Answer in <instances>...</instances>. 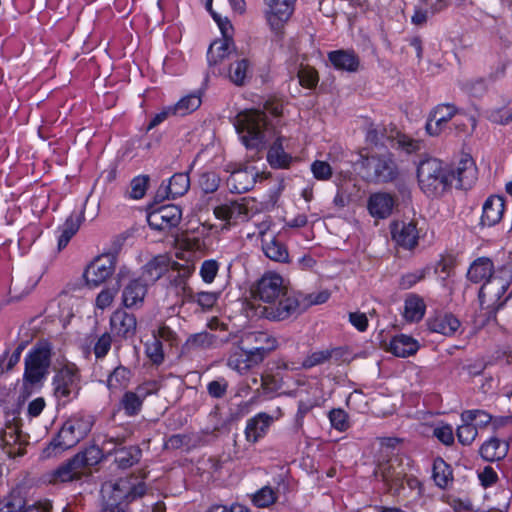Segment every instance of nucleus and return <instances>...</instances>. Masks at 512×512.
I'll return each instance as SVG.
<instances>
[{
	"instance_id": "5701e85b",
	"label": "nucleus",
	"mask_w": 512,
	"mask_h": 512,
	"mask_svg": "<svg viewBox=\"0 0 512 512\" xmlns=\"http://www.w3.org/2000/svg\"><path fill=\"white\" fill-rule=\"evenodd\" d=\"M456 108L450 104L438 105L426 123V131L431 136L441 133L443 126L456 114Z\"/></svg>"
},
{
	"instance_id": "774afa93",
	"label": "nucleus",
	"mask_w": 512,
	"mask_h": 512,
	"mask_svg": "<svg viewBox=\"0 0 512 512\" xmlns=\"http://www.w3.org/2000/svg\"><path fill=\"white\" fill-rule=\"evenodd\" d=\"M486 117L492 123L506 125L512 121V111L504 109H492L487 111Z\"/></svg>"
},
{
	"instance_id": "c85d7f7f",
	"label": "nucleus",
	"mask_w": 512,
	"mask_h": 512,
	"mask_svg": "<svg viewBox=\"0 0 512 512\" xmlns=\"http://www.w3.org/2000/svg\"><path fill=\"white\" fill-rule=\"evenodd\" d=\"M255 176L256 173L247 168L234 170L227 179V186L232 193H245L253 187Z\"/></svg>"
},
{
	"instance_id": "6e6d98bb",
	"label": "nucleus",
	"mask_w": 512,
	"mask_h": 512,
	"mask_svg": "<svg viewBox=\"0 0 512 512\" xmlns=\"http://www.w3.org/2000/svg\"><path fill=\"white\" fill-rule=\"evenodd\" d=\"M458 441L465 446L471 445L475 440L478 430L475 424L471 422H462L457 429Z\"/></svg>"
},
{
	"instance_id": "7ed1b4c3",
	"label": "nucleus",
	"mask_w": 512,
	"mask_h": 512,
	"mask_svg": "<svg viewBox=\"0 0 512 512\" xmlns=\"http://www.w3.org/2000/svg\"><path fill=\"white\" fill-rule=\"evenodd\" d=\"M110 494L101 512H129V504L146 494L143 480L131 475L120 478L108 485Z\"/></svg>"
},
{
	"instance_id": "9b49d317",
	"label": "nucleus",
	"mask_w": 512,
	"mask_h": 512,
	"mask_svg": "<svg viewBox=\"0 0 512 512\" xmlns=\"http://www.w3.org/2000/svg\"><path fill=\"white\" fill-rule=\"evenodd\" d=\"M374 477L380 479L388 491L398 494L403 489V481L406 473L397 458H391L380 462L374 472Z\"/></svg>"
},
{
	"instance_id": "b1692460",
	"label": "nucleus",
	"mask_w": 512,
	"mask_h": 512,
	"mask_svg": "<svg viewBox=\"0 0 512 512\" xmlns=\"http://www.w3.org/2000/svg\"><path fill=\"white\" fill-rule=\"evenodd\" d=\"M460 321L451 313H438L427 320L431 332L452 336L460 328Z\"/></svg>"
},
{
	"instance_id": "c03bdc74",
	"label": "nucleus",
	"mask_w": 512,
	"mask_h": 512,
	"mask_svg": "<svg viewBox=\"0 0 512 512\" xmlns=\"http://www.w3.org/2000/svg\"><path fill=\"white\" fill-rule=\"evenodd\" d=\"M73 458L74 462H76L82 470L83 468L98 464L102 458V450L99 447L92 445L77 453Z\"/></svg>"
},
{
	"instance_id": "f3484780",
	"label": "nucleus",
	"mask_w": 512,
	"mask_h": 512,
	"mask_svg": "<svg viewBox=\"0 0 512 512\" xmlns=\"http://www.w3.org/2000/svg\"><path fill=\"white\" fill-rule=\"evenodd\" d=\"M123 441V438L106 437L102 443V446L103 449H106L108 445H113V448L109 449L108 453H110L112 450H115V463L119 468L127 469L140 461L142 451L138 446H129L116 449V446L122 445Z\"/></svg>"
},
{
	"instance_id": "6ab92c4d",
	"label": "nucleus",
	"mask_w": 512,
	"mask_h": 512,
	"mask_svg": "<svg viewBox=\"0 0 512 512\" xmlns=\"http://www.w3.org/2000/svg\"><path fill=\"white\" fill-rule=\"evenodd\" d=\"M111 332L120 339L133 338L137 329V319L134 314L125 310H116L110 317Z\"/></svg>"
},
{
	"instance_id": "dca6fc26",
	"label": "nucleus",
	"mask_w": 512,
	"mask_h": 512,
	"mask_svg": "<svg viewBox=\"0 0 512 512\" xmlns=\"http://www.w3.org/2000/svg\"><path fill=\"white\" fill-rule=\"evenodd\" d=\"M296 0H265L268 10L265 13L266 20L270 28L278 33L289 20Z\"/></svg>"
},
{
	"instance_id": "cd10ccee",
	"label": "nucleus",
	"mask_w": 512,
	"mask_h": 512,
	"mask_svg": "<svg viewBox=\"0 0 512 512\" xmlns=\"http://www.w3.org/2000/svg\"><path fill=\"white\" fill-rule=\"evenodd\" d=\"M328 59L337 70L356 72L360 65L359 56L353 50H335L328 53Z\"/></svg>"
},
{
	"instance_id": "4d7b16f0",
	"label": "nucleus",
	"mask_w": 512,
	"mask_h": 512,
	"mask_svg": "<svg viewBox=\"0 0 512 512\" xmlns=\"http://www.w3.org/2000/svg\"><path fill=\"white\" fill-rule=\"evenodd\" d=\"M297 77L300 85L307 89H314L319 81L317 71L309 66L301 67L297 73Z\"/></svg>"
},
{
	"instance_id": "5fc2aeb1",
	"label": "nucleus",
	"mask_w": 512,
	"mask_h": 512,
	"mask_svg": "<svg viewBox=\"0 0 512 512\" xmlns=\"http://www.w3.org/2000/svg\"><path fill=\"white\" fill-rule=\"evenodd\" d=\"M277 500L276 492L270 486H264L258 490L252 498L255 506L265 508L274 504Z\"/></svg>"
},
{
	"instance_id": "f03ea898",
	"label": "nucleus",
	"mask_w": 512,
	"mask_h": 512,
	"mask_svg": "<svg viewBox=\"0 0 512 512\" xmlns=\"http://www.w3.org/2000/svg\"><path fill=\"white\" fill-rule=\"evenodd\" d=\"M94 417L91 414L78 412L64 422L58 434L45 448L46 456H55L58 453L72 448L91 431Z\"/></svg>"
},
{
	"instance_id": "69168bd1",
	"label": "nucleus",
	"mask_w": 512,
	"mask_h": 512,
	"mask_svg": "<svg viewBox=\"0 0 512 512\" xmlns=\"http://www.w3.org/2000/svg\"><path fill=\"white\" fill-rule=\"evenodd\" d=\"M311 171L317 180L326 181L332 176V168L326 161L316 160L311 164Z\"/></svg>"
},
{
	"instance_id": "0e129e2a",
	"label": "nucleus",
	"mask_w": 512,
	"mask_h": 512,
	"mask_svg": "<svg viewBox=\"0 0 512 512\" xmlns=\"http://www.w3.org/2000/svg\"><path fill=\"white\" fill-rule=\"evenodd\" d=\"M245 354V361L252 366L260 364L271 352L263 347H252L250 349H242Z\"/></svg>"
},
{
	"instance_id": "6e6552de",
	"label": "nucleus",
	"mask_w": 512,
	"mask_h": 512,
	"mask_svg": "<svg viewBox=\"0 0 512 512\" xmlns=\"http://www.w3.org/2000/svg\"><path fill=\"white\" fill-rule=\"evenodd\" d=\"M52 346L47 341L37 342L24 359L23 381L30 385L42 382L49 373Z\"/></svg>"
},
{
	"instance_id": "a878e982",
	"label": "nucleus",
	"mask_w": 512,
	"mask_h": 512,
	"mask_svg": "<svg viewBox=\"0 0 512 512\" xmlns=\"http://www.w3.org/2000/svg\"><path fill=\"white\" fill-rule=\"evenodd\" d=\"M214 214L218 219L236 224L248 219V208L243 203L231 201L215 207Z\"/></svg>"
},
{
	"instance_id": "a19ab883",
	"label": "nucleus",
	"mask_w": 512,
	"mask_h": 512,
	"mask_svg": "<svg viewBox=\"0 0 512 512\" xmlns=\"http://www.w3.org/2000/svg\"><path fill=\"white\" fill-rule=\"evenodd\" d=\"M426 305L421 297L412 294L408 296L404 304V317L410 322L420 321L425 314Z\"/></svg>"
},
{
	"instance_id": "412c9836",
	"label": "nucleus",
	"mask_w": 512,
	"mask_h": 512,
	"mask_svg": "<svg viewBox=\"0 0 512 512\" xmlns=\"http://www.w3.org/2000/svg\"><path fill=\"white\" fill-rule=\"evenodd\" d=\"M396 199L390 193L376 192L370 195L367 208L370 215L377 219H386L395 207Z\"/></svg>"
},
{
	"instance_id": "79ce46f5",
	"label": "nucleus",
	"mask_w": 512,
	"mask_h": 512,
	"mask_svg": "<svg viewBox=\"0 0 512 512\" xmlns=\"http://www.w3.org/2000/svg\"><path fill=\"white\" fill-rule=\"evenodd\" d=\"M129 275V271L126 269V268H122L119 270L118 274H117V281H116V284L111 287V288H107V289H104L102 290L97 298H96V305L98 308L100 309H105L106 307H108L116 293L118 292L120 286H121V282L127 278Z\"/></svg>"
},
{
	"instance_id": "aec40b11",
	"label": "nucleus",
	"mask_w": 512,
	"mask_h": 512,
	"mask_svg": "<svg viewBox=\"0 0 512 512\" xmlns=\"http://www.w3.org/2000/svg\"><path fill=\"white\" fill-rule=\"evenodd\" d=\"M391 233L393 240L404 249L411 250L418 244L419 232L413 221L394 223Z\"/></svg>"
},
{
	"instance_id": "a211bd4d",
	"label": "nucleus",
	"mask_w": 512,
	"mask_h": 512,
	"mask_svg": "<svg viewBox=\"0 0 512 512\" xmlns=\"http://www.w3.org/2000/svg\"><path fill=\"white\" fill-rule=\"evenodd\" d=\"M267 228L268 226L265 223L259 226L263 253L272 261L287 263L289 261V252L286 245L277 236H268L266 234Z\"/></svg>"
},
{
	"instance_id": "2f4dec72",
	"label": "nucleus",
	"mask_w": 512,
	"mask_h": 512,
	"mask_svg": "<svg viewBox=\"0 0 512 512\" xmlns=\"http://www.w3.org/2000/svg\"><path fill=\"white\" fill-rule=\"evenodd\" d=\"M284 137L278 136L267 152V161L274 169H287L292 162V156L285 152Z\"/></svg>"
},
{
	"instance_id": "2eb2a0df",
	"label": "nucleus",
	"mask_w": 512,
	"mask_h": 512,
	"mask_svg": "<svg viewBox=\"0 0 512 512\" xmlns=\"http://www.w3.org/2000/svg\"><path fill=\"white\" fill-rule=\"evenodd\" d=\"M449 186L457 189H469L477 179V168L471 156L465 155L460 159L457 166L448 170Z\"/></svg>"
},
{
	"instance_id": "052dcab7",
	"label": "nucleus",
	"mask_w": 512,
	"mask_h": 512,
	"mask_svg": "<svg viewBox=\"0 0 512 512\" xmlns=\"http://www.w3.org/2000/svg\"><path fill=\"white\" fill-rule=\"evenodd\" d=\"M492 417L483 410H465L461 414L462 422H476L478 425H487Z\"/></svg>"
},
{
	"instance_id": "49530a36",
	"label": "nucleus",
	"mask_w": 512,
	"mask_h": 512,
	"mask_svg": "<svg viewBox=\"0 0 512 512\" xmlns=\"http://www.w3.org/2000/svg\"><path fill=\"white\" fill-rule=\"evenodd\" d=\"M201 105V98L196 94H190L180 99L173 107V114L179 116H185Z\"/></svg>"
},
{
	"instance_id": "ddd939ff",
	"label": "nucleus",
	"mask_w": 512,
	"mask_h": 512,
	"mask_svg": "<svg viewBox=\"0 0 512 512\" xmlns=\"http://www.w3.org/2000/svg\"><path fill=\"white\" fill-rule=\"evenodd\" d=\"M182 218L179 206L170 204L156 207L148 211L147 222L151 229L166 231L176 227Z\"/></svg>"
},
{
	"instance_id": "39448f33",
	"label": "nucleus",
	"mask_w": 512,
	"mask_h": 512,
	"mask_svg": "<svg viewBox=\"0 0 512 512\" xmlns=\"http://www.w3.org/2000/svg\"><path fill=\"white\" fill-rule=\"evenodd\" d=\"M361 167L366 180L374 184L394 182L400 175L396 159L389 151L361 155Z\"/></svg>"
},
{
	"instance_id": "20e7f679",
	"label": "nucleus",
	"mask_w": 512,
	"mask_h": 512,
	"mask_svg": "<svg viewBox=\"0 0 512 512\" xmlns=\"http://www.w3.org/2000/svg\"><path fill=\"white\" fill-rule=\"evenodd\" d=\"M267 116L260 110H245L236 117L235 127L248 149L259 150L266 143Z\"/></svg>"
},
{
	"instance_id": "a18cd8bd",
	"label": "nucleus",
	"mask_w": 512,
	"mask_h": 512,
	"mask_svg": "<svg viewBox=\"0 0 512 512\" xmlns=\"http://www.w3.org/2000/svg\"><path fill=\"white\" fill-rule=\"evenodd\" d=\"M251 344H255L254 347H263L265 350L272 352L278 346V341L275 337L268 334L267 332L258 331L253 332L245 336L244 340Z\"/></svg>"
},
{
	"instance_id": "864d4df0",
	"label": "nucleus",
	"mask_w": 512,
	"mask_h": 512,
	"mask_svg": "<svg viewBox=\"0 0 512 512\" xmlns=\"http://www.w3.org/2000/svg\"><path fill=\"white\" fill-rule=\"evenodd\" d=\"M150 177L148 175H138L130 182V191L128 193L131 199H142L147 191Z\"/></svg>"
},
{
	"instance_id": "473e14b6",
	"label": "nucleus",
	"mask_w": 512,
	"mask_h": 512,
	"mask_svg": "<svg viewBox=\"0 0 512 512\" xmlns=\"http://www.w3.org/2000/svg\"><path fill=\"white\" fill-rule=\"evenodd\" d=\"M491 259L480 257L476 259L469 267L467 272L468 279L473 283L487 281L489 278L497 274Z\"/></svg>"
},
{
	"instance_id": "58836bf2",
	"label": "nucleus",
	"mask_w": 512,
	"mask_h": 512,
	"mask_svg": "<svg viewBox=\"0 0 512 512\" xmlns=\"http://www.w3.org/2000/svg\"><path fill=\"white\" fill-rule=\"evenodd\" d=\"M233 44V42H230L227 39H217L211 43L207 51V62L209 68L218 65L227 58L231 52Z\"/></svg>"
},
{
	"instance_id": "9d476101",
	"label": "nucleus",
	"mask_w": 512,
	"mask_h": 512,
	"mask_svg": "<svg viewBox=\"0 0 512 512\" xmlns=\"http://www.w3.org/2000/svg\"><path fill=\"white\" fill-rule=\"evenodd\" d=\"M116 268V255L112 253L102 254L96 257L85 269L84 278L90 287H98L104 283Z\"/></svg>"
},
{
	"instance_id": "423d86ee",
	"label": "nucleus",
	"mask_w": 512,
	"mask_h": 512,
	"mask_svg": "<svg viewBox=\"0 0 512 512\" xmlns=\"http://www.w3.org/2000/svg\"><path fill=\"white\" fill-rule=\"evenodd\" d=\"M417 178L421 190L428 197L441 195L449 187L448 169L435 158L422 160L417 167Z\"/></svg>"
},
{
	"instance_id": "3c124183",
	"label": "nucleus",
	"mask_w": 512,
	"mask_h": 512,
	"mask_svg": "<svg viewBox=\"0 0 512 512\" xmlns=\"http://www.w3.org/2000/svg\"><path fill=\"white\" fill-rule=\"evenodd\" d=\"M451 471L449 466L441 458H437L433 463V478L437 486L445 488L449 482Z\"/></svg>"
},
{
	"instance_id": "09e8293b",
	"label": "nucleus",
	"mask_w": 512,
	"mask_h": 512,
	"mask_svg": "<svg viewBox=\"0 0 512 512\" xmlns=\"http://www.w3.org/2000/svg\"><path fill=\"white\" fill-rule=\"evenodd\" d=\"M249 69V61L245 58L238 59L231 63L229 69L230 80L237 86H242L245 83Z\"/></svg>"
},
{
	"instance_id": "e2e57ef3",
	"label": "nucleus",
	"mask_w": 512,
	"mask_h": 512,
	"mask_svg": "<svg viewBox=\"0 0 512 512\" xmlns=\"http://www.w3.org/2000/svg\"><path fill=\"white\" fill-rule=\"evenodd\" d=\"M219 264L216 260H205L200 267V276L205 283H212L218 273Z\"/></svg>"
},
{
	"instance_id": "bb28decb",
	"label": "nucleus",
	"mask_w": 512,
	"mask_h": 512,
	"mask_svg": "<svg viewBox=\"0 0 512 512\" xmlns=\"http://www.w3.org/2000/svg\"><path fill=\"white\" fill-rule=\"evenodd\" d=\"M273 418L264 412L258 413L247 421L245 437L248 442L256 443L264 437L271 425Z\"/></svg>"
},
{
	"instance_id": "ea45409f",
	"label": "nucleus",
	"mask_w": 512,
	"mask_h": 512,
	"mask_svg": "<svg viewBox=\"0 0 512 512\" xmlns=\"http://www.w3.org/2000/svg\"><path fill=\"white\" fill-rule=\"evenodd\" d=\"M130 369L119 365L117 366L107 378V388L112 392H117L128 387L131 379Z\"/></svg>"
},
{
	"instance_id": "603ef678",
	"label": "nucleus",
	"mask_w": 512,
	"mask_h": 512,
	"mask_svg": "<svg viewBox=\"0 0 512 512\" xmlns=\"http://www.w3.org/2000/svg\"><path fill=\"white\" fill-rule=\"evenodd\" d=\"M430 268L425 267L422 269H418L412 272H407L403 274L400 279L398 286L402 290H408L412 288L415 284L425 279L426 275L429 273Z\"/></svg>"
},
{
	"instance_id": "0eeeda50",
	"label": "nucleus",
	"mask_w": 512,
	"mask_h": 512,
	"mask_svg": "<svg viewBox=\"0 0 512 512\" xmlns=\"http://www.w3.org/2000/svg\"><path fill=\"white\" fill-rule=\"evenodd\" d=\"M366 142L374 146H385L388 143L392 148L401 149L408 154L414 153L420 149L419 141L402 134L393 125H369L366 131Z\"/></svg>"
},
{
	"instance_id": "393cba45",
	"label": "nucleus",
	"mask_w": 512,
	"mask_h": 512,
	"mask_svg": "<svg viewBox=\"0 0 512 512\" xmlns=\"http://www.w3.org/2000/svg\"><path fill=\"white\" fill-rule=\"evenodd\" d=\"M170 267V259L166 255H158L150 260L142 269L139 277L147 286L160 279Z\"/></svg>"
},
{
	"instance_id": "8fccbe9b",
	"label": "nucleus",
	"mask_w": 512,
	"mask_h": 512,
	"mask_svg": "<svg viewBox=\"0 0 512 512\" xmlns=\"http://www.w3.org/2000/svg\"><path fill=\"white\" fill-rule=\"evenodd\" d=\"M145 353L151 362L160 365L164 361V351L161 340L154 335L153 338L146 342Z\"/></svg>"
},
{
	"instance_id": "680f3d73",
	"label": "nucleus",
	"mask_w": 512,
	"mask_h": 512,
	"mask_svg": "<svg viewBox=\"0 0 512 512\" xmlns=\"http://www.w3.org/2000/svg\"><path fill=\"white\" fill-rule=\"evenodd\" d=\"M112 336L105 332L95 342L93 347L94 355L97 359L104 358L111 349Z\"/></svg>"
},
{
	"instance_id": "f257e3e1",
	"label": "nucleus",
	"mask_w": 512,
	"mask_h": 512,
	"mask_svg": "<svg viewBox=\"0 0 512 512\" xmlns=\"http://www.w3.org/2000/svg\"><path fill=\"white\" fill-rule=\"evenodd\" d=\"M254 299L267 305L259 306L257 314L272 321H284L301 313L300 301L284 285L276 273H265L252 287Z\"/></svg>"
},
{
	"instance_id": "c9c22d12",
	"label": "nucleus",
	"mask_w": 512,
	"mask_h": 512,
	"mask_svg": "<svg viewBox=\"0 0 512 512\" xmlns=\"http://www.w3.org/2000/svg\"><path fill=\"white\" fill-rule=\"evenodd\" d=\"M147 293V285L140 279H130L122 293L123 304L126 307H133L142 303Z\"/></svg>"
},
{
	"instance_id": "338daca9",
	"label": "nucleus",
	"mask_w": 512,
	"mask_h": 512,
	"mask_svg": "<svg viewBox=\"0 0 512 512\" xmlns=\"http://www.w3.org/2000/svg\"><path fill=\"white\" fill-rule=\"evenodd\" d=\"M219 296H220V292L200 291V292H197L196 303L203 310H210L217 303Z\"/></svg>"
},
{
	"instance_id": "f704fd0d",
	"label": "nucleus",
	"mask_w": 512,
	"mask_h": 512,
	"mask_svg": "<svg viewBox=\"0 0 512 512\" xmlns=\"http://www.w3.org/2000/svg\"><path fill=\"white\" fill-rule=\"evenodd\" d=\"M508 450V443L503 442L496 437H492L482 444L479 452L485 461L495 462L504 459Z\"/></svg>"
},
{
	"instance_id": "e433bc0d",
	"label": "nucleus",
	"mask_w": 512,
	"mask_h": 512,
	"mask_svg": "<svg viewBox=\"0 0 512 512\" xmlns=\"http://www.w3.org/2000/svg\"><path fill=\"white\" fill-rule=\"evenodd\" d=\"M83 211H80L78 214L74 212L66 219V221L58 228L60 235L58 237V249L62 250L65 248L71 238L77 233L79 230L80 224L83 220Z\"/></svg>"
},
{
	"instance_id": "bf43d9fd",
	"label": "nucleus",
	"mask_w": 512,
	"mask_h": 512,
	"mask_svg": "<svg viewBox=\"0 0 512 512\" xmlns=\"http://www.w3.org/2000/svg\"><path fill=\"white\" fill-rule=\"evenodd\" d=\"M329 420L333 428L344 432L349 428L348 414L340 408L332 409L329 412Z\"/></svg>"
},
{
	"instance_id": "de8ad7c7",
	"label": "nucleus",
	"mask_w": 512,
	"mask_h": 512,
	"mask_svg": "<svg viewBox=\"0 0 512 512\" xmlns=\"http://www.w3.org/2000/svg\"><path fill=\"white\" fill-rule=\"evenodd\" d=\"M168 185L171 187L172 199L183 196L187 193L190 187V178L188 173H175L169 179Z\"/></svg>"
},
{
	"instance_id": "4c0bfd02",
	"label": "nucleus",
	"mask_w": 512,
	"mask_h": 512,
	"mask_svg": "<svg viewBox=\"0 0 512 512\" xmlns=\"http://www.w3.org/2000/svg\"><path fill=\"white\" fill-rule=\"evenodd\" d=\"M52 503L49 500L38 501L32 505H24L21 501L18 503L11 500L0 501V512H51Z\"/></svg>"
},
{
	"instance_id": "f8f14e48",
	"label": "nucleus",
	"mask_w": 512,
	"mask_h": 512,
	"mask_svg": "<svg viewBox=\"0 0 512 512\" xmlns=\"http://www.w3.org/2000/svg\"><path fill=\"white\" fill-rule=\"evenodd\" d=\"M510 286L508 279H504L499 272L483 283L479 290V301L481 306L486 305L487 308L499 309L504 301L501 298Z\"/></svg>"
},
{
	"instance_id": "72a5a7b5",
	"label": "nucleus",
	"mask_w": 512,
	"mask_h": 512,
	"mask_svg": "<svg viewBox=\"0 0 512 512\" xmlns=\"http://www.w3.org/2000/svg\"><path fill=\"white\" fill-rule=\"evenodd\" d=\"M11 431L5 433L4 442L7 446H10L8 454L11 457L23 456L26 453V446L29 443V436L24 434L18 425Z\"/></svg>"
},
{
	"instance_id": "1a4fd4ad",
	"label": "nucleus",
	"mask_w": 512,
	"mask_h": 512,
	"mask_svg": "<svg viewBox=\"0 0 512 512\" xmlns=\"http://www.w3.org/2000/svg\"><path fill=\"white\" fill-rule=\"evenodd\" d=\"M81 375L74 363H66L58 369L53 378L52 386L54 396L63 403L77 398L81 390Z\"/></svg>"
},
{
	"instance_id": "4be33fe9",
	"label": "nucleus",
	"mask_w": 512,
	"mask_h": 512,
	"mask_svg": "<svg viewBox=\"0 0 512 512\" xmlns=\"http://www.w3.org/2000/svg\"><path fill=\"white\" fill-rule=\"evenodd\" d=\"M505 202L501 196L491 195L483 204L480 224L486 227L495 226L503 217Z\"/></svg>"
},
{
	"instance_id": "c756f323",
	"label": "nucleus",
	"mask_w": 512,
	"mask_h": 512,
	"mask_svg": "<svg viewBox=\"0 0 512 512\" xmlns=\"http://www.w3.org/2000/svg\"><path fill=\"white\" fill-rule=\"evenodd\" d=\"M418 349V341L406 334H399L394 336L387 347V351L401 358L414 355Z\"/></svg>"
},
{
	"instance_id": "4468645a",
	"label": "nucleus",
	"mask_w": 512,
	"mask_h": 512,
	"mask_svg": "<svg viewBox=\"0 0 512 512\" xmlns=\"http://www.w3.org/2000/svg\"><path fill=\"white\" fill-rule=\"evenodd\" d=\"M158 388L154 382H145L138 385L132 391H126L120 399L119 405L128 417L137 416L143 406L145 399L153 394H156Z\"/></svg>"
},
{
	"instance_id": "7c9ffc66",
	"label": "nucleus",
	"mask_w": 512,
	"mask_h": 512,
	"mask_svg": "<svg viewBox=\"0 0 512 512\" xmlns=\"http://www.w3.org/2000/svg\"><path fill=\"white\" fill-rule=\"evenodd\" d=\"M81 474L82 472L80 467L76 462H74V458L72 457L56 469L52 470L48 474V481L52 484L69 482L79 479Z\"/></svg>"
},
{
	"instance_id": "13d9d810",
	"label": "nucleus",
	"mask_w": 512,
	"mask_h": 512,
	"mask_svg": "<svg viewBox=\"0 0 512 512\" xmlns=\"http://www.w3.org/2000/svg\"><path fill=\"white\" fill-rule=\"evenodd\" d=\"M220 184V178L217 173L213 171H206L199 176V186L204 193H214L217 191Z\"/></svg>"
},
{
	"instance_id": "37998d69",
	"label": "nucleus",
	"mask_w": 512,
	"mask_h": 512,
	"mask_svg": "<svg viewBox=\"0 0 512 512\" xmlns=\"http://www.w3.org/2000/svg\"><path fill=\"white\" fill-rule=\"evenodd\" d=\"M216 340V336L209 332H200L189 336L182 347L184 352H190L197 349L210 348Z\"/></svg>"
}]
</instances>
